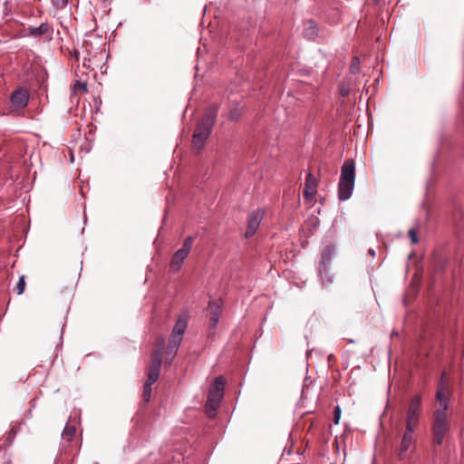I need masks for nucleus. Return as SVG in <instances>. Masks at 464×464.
<instances>
[{"mask_svg":"<svg viewBox=\"0 0 464 464\" xmlns=\"http://www.w3.org/2000/svg\"><path fill=\"white\" fill-rule=\"evenodd\" d=\"M451 395L452 392L450 387V376L444 371L441 373L438 385L436 392V401L438 406L432 414L430 425L433 443L436 445L442 444L450 430V420L448 410Z\"/></svg>","mask_w":464,"mask_h":464,"instance_id":"f257e3e1","label":"nucleus"},{"mask_svg":"<svg viewBox=\"0 0 464 464\" xmlns=\"http://www.w3.org/2000/svg\"><path fill=\"white\" fill-rule=\"evenodd\" d=\"M218 111V107L217 105H211L205 110L192 137V147L197 151L203 149L206 140L208 139L217 119Z\"/></svg>","mask_w":464,"mask_h":464,"instance_id":"f03ea898","label":"nucleus"},{"mask_svg":"<svg viewBox=\"0 0 464 464\" xmlns=\"http://www.w3.org/2000/svg\"><path fill=\"white\" fill-rule=\"evenodd\" d=\"M355 186V161L353 159L346 160L341 167L338 182V198L341 201L348 200L353 192Z\"/></svg>","mask_w":464,"mask_h":464,"instance_id":"7ed1b4c3","label":"nucleus"},{"mask_svg":"<svg viewBox=\"0 0 464 464\" xmlns=\"http://www.w3.org/2000/svg\"><path fill=\"white\" fill-rule=\"evenodd\" d=\"M421 413V397L415 395L411 400L407 411L405 420V430L414 431L419 425L420 416Z\"/></svg>","mask_w":464,"mask_h":464,"instance_id":"20e7f679","label":"nucleus"},{"mask_svg":"<svg viewBox=\"0 0 464 464\" xmlns=\"http://www.w3.org/2000/svg\"><path fill=\"white\" fill-rule=\"evenodd\" d=\"M224 378L222 376L217 377L208 390V400L206 402V408L208 411H215L218 407L224 395Z\"/></svg>","mask_w":464,"mask_h":464,"instance_id":"39448f33","label":"nucleus"},{"mask_svg":"<svg viewBox=\"0 0 464 464\" xmlns=\"http://www.w3.org/2000/svg\"><path fill=\"white\" fill-rule=\"evenodd\" d=\"M194 238L188 236L185 238L182 247L177 250L170 260L169 268L172 272H177L182 267L184 260L188 257L193 246Z\"/></svg>","mask_w":464,"mask_h":464,"instance_id":"423d86ee","label":"nucleus"},{"mask_svg":"<svg viewBox=\"0 0 464 464\" xmlns=\"http://www.w3.org/2000/svg\"><path fill=\"white\" fill-rule=\"evenodd\" d=\"M161 363L162 352H160V350H157L152 353L151 362L148 368V379L146 382L154 384L158 381L160 373Z\"/></svg>","mask_w":464,"mask_h":464,"instance_id":"0eeeda50","label":"nucleus"},{"mask_svg":"<svg viewBox=\"0 0 464 464\" xmlns=\"http://www.w3.org/2000/svg\"><path fill=\"white\" fill-rule=\"evenodd\" d=\"M30 101L29 92L19 87L15 89L10 95V104L14 109H24L25 108Z\"/></svg>","mask_w":464,"mask_h":464,"instance_id":"6e6552de","label":"nucleus"},{"mask_svg":"<svg viewBox=\"0 0 464 464\" xmlns=\"http://www.w3.org/2000/svg\"><path fill=\"white\" fill-rule=\"evenodd\" d=\"M335 256V246L333 244L326 245L322 253L319 262V275L324 276V272H327V266H329L331 261Z\"/></svg>","mask_w":464,"mask_h":464,"instance_id":"1a4fd4ad","label":"nucleus"},{"mask_svg":"<svg viewBox=\"0 0 464 464\" xmlns=\"http://www.w3.org/2000/svg\"><path fill=\"white\" fill-rule=\"evenodd\" d=\"M317 186L318 181L316 178L312 173H308L306 176L304 189V198L307 203H313L314 198L317 192Z\"/></svg>","mask_w":464,"mask_h":464,"instance_id":"9d476101","label":"nucleus"},{"mask_svg":"<svg viewBox=\"0 0 464 464\" xmlns=\"http://www.w3.org/2000/svg\"><path fill=\"white\" fill-rule=\"evenodd\" d=\"M263 216V212L260 210L254 211L249 215L247 219V227L245 233L246 237L248 238L254 236L260 226Z\"/></svg>","mask_w":464,"mask_h":464,"instance_id":"9b49d317","label":"nucleus"},{"mask_svg":"<svg viewBox=\"0 0 464 464\" xmlns=\"http://www.w3.org/2000/svg\"><path fill=\"white\" fill-rule=\"evenodd\" d=\"M182 339V336L171 333L166 353V363L170 364L172 362L173 358L178 353Z\"/></svg>","mask_w":464,"mask_h":464,"instance_id":"f8f14e48","label":"nucleus"},{"mask_svg":"<svg viewBox=\"0 0 464 464\" xmlns=\"http://www.w3.org/2000/svg\"><path fill=\"white\" fill-rule=\"evenodd\" d=\"M413 433H414V431H409L406 430L404 431V434H403V437L401 440V448H400V452H399V456L401 459L407 458L408 451L413 444V441H414Z\"/></svg>","mask_w":464,"mask_h":464,"instance_id":"ddd939ff","label":"nucleus"},{"mask_svg":"<svg viewBox=\"0 0 464 464\" xmlns=\"http://www.w3.org/2000/svg\"><path fill=\"white\" fill-rule=\"evenodd\" d=\"M28 33L32 36L39 37L44 34L48 35V39L51 40L53 37V29L48 23H42L39 26H29Z\"/></svg>","mask_w":464,"mask_h":464,"instance_id":"4468645a","label":"nucleus"},{"mask_svg":"<svg viewBox=\"0 0 464 464\" xmlns=\"http://www.w3.org/2000/svg\"><path fill=\"white\" fill-rule=\"evenodd\" d=\"M187 327L188 314L184 313L178 318L171 333L183 337Z\"/></svg>","mask_w":464,"mask_h":464,"instance_id":"2eb2a0df","label":"nucleus"},{"mask_svg":"<svg viewBox=\"0 0 464 464\" xmlns=\"http://www.w3.org/2000/svg\"><path fill=\"white\" fill-rule=\"evenodd\" d=\"M215 308L211 311L210 314V325L212 328L216 327L218 324L220 311H219V305L216 302H209V307Z\"/></svg>","mask_w":464,"mask_h":464,"instance_id":"dca6fc26","label":"nucleus"},{"mask_svg":"<svg viewBox=\"0 0 464 464\" xmlns=\"http://www.w3.org/2000/svg\"><path fill=\"white\" fill-rule=\"evenodd\" d=\"M317 34V26L315 23L310 20L307 23V27L304 31V36L309 40L314 39Z\"/></svg>","mask_w":464,"mask_h":464,"instance_id":"f3484780","label":"nucleus"},{"mask_svg":"<svg viewBox=\"0 0 464 464\" xmlns=\"http://www.w3.org/2000/svg\"><path fill=\"white\" fill-rule=\"evenodd\" d=\"M76 434V429L73 425L67 424L63 431L62 433L63 440H66L67 442H71L72 439L75 437Z\"/></svg>","mask_w":464,"mask_h":464,"instance_id":"a211bd4d","label":"nucleus"},{"mask_svg":"<svg viewBox=\"0 0 464 464\" xmlns=\"http://www.w3.org/2000/svg\"><path fill=\"white\" fill-rule=\"evenodd\" d=\"M152 385H153L152 383H149V382H145V384H144V389H143V393H142V398H143L144 402H149L151 399V392H152L151 386Z\"/></svg>","mask_w":464,"mask_h":464,"instance_id":"6ab92c4d","label":"nucleus"},{"mask_svg":"<svg viewBox=\"0 0 464 464\" xmlns=\"http://www.w3.org/2000/svg\"><path fill=\"white\" fill-rule=\"evenodd\" d=\"M25 276H21L19 277V280L16 284V287H15V290H16V293L17 295H22L24 292V289H25Z\"/></svg>","mask_w":464,"mask_h":464,"instance_id":"aec40b11","label":"nucleus"},{"mask_svg":"<svg viewBox=\"0 0 464 464\" xmlns=\"http://www.w3.org/2000/svg\"><path fill=\"white\" fill-rule=\"evenodd\" d=\"M360 61L358 57H353L350 65V71L353 73L358 72L360 69Z\"/></svg>","mask_w":464,"mask_h":464,"instance_id":"412c9836","label":"nucleus"},{"mask_svg":"<svg viewBox=\"0 0 464 464\" xmlns=\"http://www.w3.org/2000/svg\"><path fill=\"white\" fill-rule=\"evenodd\" d=\"M241 114V110L238 108H235L230 111L228 118L231 121H237L240 118Z\"/></svg>","mask_w":464,"mask_h":464,"instance_id":"4be33fe9","label":"nucleus"},{"mask_svg":"<svg viewBox=\"0 0 464 464\" xmlns=\"http://www.w3.org/2000/svg\"><path fill=\"white\" fill-rule=\"evenodd\" d=\"M323 276L320 275L324 284H331L333 282V276L330 274L329 266H327V272H324Z\"/></svg>","mask_w":464,"mask_h":464,"instance_id":"5701e85b","label":"nucleus"},{"mask_svg":"<svg viewBox=\"0 0 464 464\" xmlns=\"http://www.w3.org/2000/svg\"><path fill=\"white\" fill-rule=\"evenodd\" d=\"M341 414H342V410H341V407L339 405H337L334 410V424H338L339 423V420L341 419Z\"/></svg>","mask_w":464,"mask_h":464,"instance_id":"b1692460","label":"nucleus"},{"mask_svg":"<svg viewBox=\"0 0 464 464\" xmlns=\"http://www.w3.org/2000/svg\"><path fill=\"white\" fill-rule=\"evenodd\" d=\"M74 89L81 90L83 92H87V85H86L85 82H82L77 81L75 82V84H74Z\"/></svg>","mask_w":464,"mask_h":464,"instance_id":"393cba45","label":"nucleus"},{"mask_svg":"<svg viewBox=\"0 0 464 464\" xmlns=\"http://www.w3.org/2000/svg\"><path fill=\"white\" fill-rule=\"evenodd\" d=\"M350 93V87L346 86L344 84L341 85L340 87V94L343 97H346Z\"/></svg>","mask_w":464,"mask_h":464,"instance_id":"a878e982","label":"nucleus"},{"mask_svg":"<svg viewBox=\"0 0 464 464\" xmlns=\"http://www.w3.org/2000/svg\"><path fill=\"white\" fill-rule=\"evenodd\" d=\"M409 237H411L412 244H416L418 242L417 233L414 229L409 230Z\"/></svg>","mask_w":464,"mask_h":464,"instance_id":"bb28decb","label":"nucleus"},{"mask_svg":"<svg viewBox=\"0 0 464 464\" xmlns=\"http://www.w3.org/2000/svg\"><path fill=\"white\" fill-rule=\"evenodd\" d=\"M53 4L57 8H62L66 5L67 0H53Z\"/></svg>","mask_w":464,"mask_h":464,"instance_id":"cd10ccee","label":"nucleus"},{"mask_svg":"<svg viewBox=\"0 0 464 464\" xmlns=\"http://www.w3.org/2000/svg\"><path fill=\"white\" fill-rule=\"evenodd\" d=\"M164 343H165V338L163 336H160L158 338V344L160 346V348L158 350L161 351L162 347L164 346Z\"/></svg>","mask_w":464,"mask_h":464,"instance_id":"c85d7f7f","label":"nucleus"},{"mask_svg":"<svg viewBox=\"0 0 464 464\" xmlns=\"http://www.w3.org/2000/svg\"><path fill=\"white\" fill-rule=\"evenodd\" d=\"M368 255L372 257V259H373V258H374V256H375V251H374V249L370 248V249L368 250Z\"/></svg>","mask_w":464,"mask_h":464,"instance_id":"c756f323","label":"nucleus"}]
</instances>
